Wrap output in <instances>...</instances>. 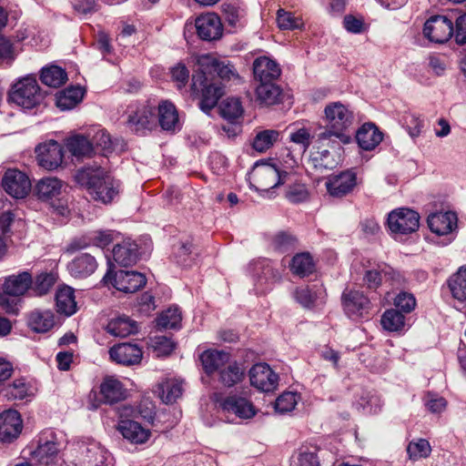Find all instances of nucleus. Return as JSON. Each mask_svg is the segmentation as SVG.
Listing matches in <instances>:
<instances>
[{
  "mask_svg": "<svg viewBox=\"0 0 466 466\" xmlns=\"http://www.w3.org/2000/svg\"><path fill=\"white\" fill-rule=\"evenodd\" d=\"M76 181L91 198L103 204L113 202L122 189L121 182L101 167H85L76 175Z\"/></svg>",
  "mask_w": 466,
  "mask_h": 466,
  "instance_id": "obj_1",
  "label": "nucleus"
},
{
  "mask_svg": "<svg viewBox=\"0 0 466 466\" xmlns=\"http://www.w3.org/2000/svg\"><path fill=\"white\" fill-rule=\"evenodd\" d=\"M323 113L326 129L318 135V140L324 143L336 138L343 144H348L350 141L349 132L355 123L353 110L349 105L336 101L328 103Z\"/></svg>",
  "mask_w": 466,
  "mask_h": 466,
  "instance_id": "obj_2",
  "label": "nucleus"
},
{
  "mask_svg": "<svg viewBox=\"0 0 466 466\" xmlns=\"http://www.w3.org/2000/svg\"><path fill=\"white\" fill-rule=\"evenodd\" d=\"M191 89L201 95L199 106L206 113L213 109L224 95L223 85L215 77H209L204 70L193 75Z\"/></svg>",
  "mask_w": 466,
  "mask_h": 466,
  "instance_id": "obj_3",
  "label": "nucleus"
},
{
  "mask_svg": "<svg viewBox=\"0 0 466 466\" xmlns=\"http://www.w3.org/2000/svg\"><path fill=\"white\" fill-rule=\"evenodd\" d=\"M44 99V95L35 76H27L13 85L8 101L25 109H32Z\"/></svg>",
  "mask_w": 466,
  "mask_h": 466,
  "instance_id": "obj_4",
  "label": "nucleus"
},
{
  "mask_svg": "<svg viewBox=\"0 0 466 466\" xmlns=\"http://www.w3.org/2000/svg\"><path fill=\"white\" fill-rule=\"evenodd\" d=\"M31 460L38 466H60L63 462L60 443L53 431L43 432Z\"/></svg>",
  "mask_w": 466,
  "mask_h": 466,
  "instance_id": "obj_5",
  "label": "nucleus"
},
{
  "mask_svg": "<svg viewBox=\"0 0 466 466\" xmlns=\"http://www.w3.org/2000/svg\"><path fill=\"white\" fill-rule=\"evenodd\" d=\"M420 218L418 212L407 208H399L389 213L387 225L395 237L404 236L419 229Z\"/></svg>",
  "mask_w": 466,
  "mask_h": 466,
  "instance_id": "obj_6",
  "label": "nucleus"
},
{
  "mask_svg": "<svg viewBox=\"0 0 466 466\" xmlns=\"http://www.w3.org/2000/svg\"><path fill=\"white\" fill-rule=\"evenodd\" d=\"M341 299L343 309L349 318L354 320L370 318L371 303L362 291L345 290Z\"/></svg>",
  "mask_w": 466,
  "mask_h": 466,
  "instance_id": "obj_7",
  "label": "nucleus"
},
{
  "mask_svg": "<svg viewBox=\"0 0 466 466\" xmlns=\"http://www.w3.org/2000/svg\"><path fill=\"white\" fill-rule=\"evenodd\" d=\"M31 285L32 276L27 271L7 277L3 285V292L0 290V306L11 311L13 307L9 304L6 295L12 297L24 295Z\"/></svg>",
  "mask_w": 466,
  "mask_h": 466,
  "instance_id": "obj_8",
  "label": "nucleus"
},
{
  "mask_svg": "<svg viewBox=\"0 0 466 466\" xmlns=\"http://www.w3.org/2000/svg\"><path fill=\"white\" fill-rule=\"evenodd\" d=\"M358 185L357 173L347 169L327 177L325 186L328 193L333 198H343L351 193Z\"/></svg>",
  "mask_w": 466,
  "mask_h": 466,
  "instance_id": "obj_9",
  "label": "nucleus"
},
{
  "mask_svg": "<svg viewBox=\"0 0 466 466\" xmlns=\"http://www.w3.org/2000/svg\"><path fill=\"white\" fill-rule=\"evenodd\" d=\"M454 26L446 15H432L424 24L423 34L430 41L445 43L453 35Z\"/></svg>",
  "mask_w": 466,
  "mask_h": 466,
  "instance_id": "obj_10",
  "label": "nucleus"
},
{
  "mask_svg": "<svg viewBox=\"0 0 466 466\" xmlns=\"http://www.w3.org/2000/svg\"><path fill=\"white\" fill-rule=\"evenodd\" d=\"M155 122L154 108L148 105H141L137 107L130 106L127 109V125L128 128L137 134H145L150 130Z\"/></svg>",
  "mask_w": 466,
  "mask_h": 466,
  "instance_id": "obj_11",
  "label": "nucleus"
},
{
  "mask_svg": "<svg viewBox=\"0 0 466 466\" xmlns=\"http://www.w3.org/2000/svg\"><path fill=\"white\" fill-rule=\"evenodd\" d=\"M250 384L263 392H271L279 385V375L267 363H257L248 372Z\"/></svg>",
  "mask_w": 466,
  "mask_h": 466,
  "instance_id": "obj_12",
  "label": "nucleus"
},
{
  "mask_svg": "<svg viewBox=\"0 0 466 466\" xmlns=\"http://www.w3.org/2000/svg\"><path fill=\"white\" fill-rule=\"evenodd\" d=\"M38 165L46 170H55L64 159V148L57 141L50 140L35 148Z\"/></svg>",
  "mask_w": 466,
  "mask_h": 466,
  "instance_id": "obj_13",
  "label": "nucleus"
},
{
  "mask_svg": "<svg viewBox=\"0 0 466 466\" xmlns=\"http://www.w3.org/2000/svg\"><path fill=\"white\" fill-rule=\"evenodd\" d=\"M2 186L15 198H25L32 187L29 177L18 169H7L2 179Z\"/></svg>",
  "mask_w": 466,
  "mask_h": 466,
  "instance_id": "obj_14",
  "label": "nucleus"
},
{
  "mask_svg": "<svg viewBox=\"0 0 466 466\" xmlns=\"http://www.w3.org/2000/svg\"><path fill=\"white\" fill-rule=\"evenodd\" d=\"M201 70L207 72L209 77H214V74L222 81H235L239 79V75L235 66L226 60H219L207 56L200 59Z\"/></svg>",
  "mask_w": 466,
  "mask_h": 466,
  "instance_id": "obj_15",
  "label": "nucleus"
},
{
  "mask_svg": "<svg viewBox=\"0 0 466 466\" xmlns=\"http://www.w3.org/2000/svg\"><path fill=\"white\" fill-rule=\"evenodd\" d=\"M114 240L112 230H96L78 238L73 239L66 248V252L72 254L91 245L104 248Z\"/></svg>",
  "mask_w": 466,
  "mask_h": 466,
  "instance_id": "obj_16",
  "label": "nucleus"
},
{
  "mask_svg": "<svg viewBox=\"0 0 466 466\" xmlns=\"http://www.w3.org/2000/svg\"><path fill=\"white\" fill-rule=\"evenodd\" d=\"M219 406L224 412L233 414L243 420L251 419L257 413L253 403L249 400L238 394L228 395L219 401Z\"/></svg>",
  "mask_w": 466,
  "mask_h": 466,
  "instance_id": "obj_17",
  "label": "nucleus"
},
{
  "mask_svg": "<svg viewBox=\"0 0 466 466\" xmlns=\"http://www.w3.org/2000/svg\"><path fill=\"white\" fill-rule=\"evenodd\" d=\"M110 359L124 366L139 364L142 357V349L134 343H118L109 349Z\"/></svg>",
  "mask_w": 466,
  "mask_h": 466,
  "instance_id": "obj_18",
  "label": "nucleus"
},
{
  "mask_svg": "<svg viewBox=\"0 0 466 466\" xmlns=\"http://www.w3.org/2000/svg\"><path fill=\"white\" fill-rule=\"evenodd\" d=\"M23 429V420L18 411L7 410L0 414V441L11 442Z\"/></svg>",
  "mask_w": 466,
  "mask_h": 466,
  "instance_id": "obj_19",
  "label": "nucleus"
},
{
  "mask_svg": "<svg viewBox=\"0 0 466 466\" xmlns=\"http://www.w3.org/2000/svg\"><path fill=\"white\" fill-rule=\"evenodd\" d=\"M195 25L198 36L206 41L218 39L223 33V26L218 15L208 13L198 16Z\"/></svg>",
  "mask_w": 466,
  "mask_h": 466,
  "instance_id": "obj_20",
  "label": "nucleus"
},
{
  "mask_svg": "<svg viewBox=\"0 0 466 466\" xmlns=\"http://www.w3.org/2000/svg\"><path fill=\"white\" fill-rule=\"evenodd\" d=\"M253 74L259 83L274 82L280 76L281 68L276 60L263 56L254 60Z\"/></svg>",
  "mask_w": 466,
  "mask_h": 466,
  "instance_id": "obj_21",
  "label": "nucleus"
},
{
  "mask_svg": "<svg viewBox=\"0 0 466 466\" xmlns=\"http://www.w3.org/2000/svg\"><path fill=\"white\" fill-rule=\"evenodd\" d=\"M147 283L146 277L137 271L119 270L116 272L113 286L125 293H133Z\"/></svg>",
  "mask_w": 466,
  "mask_h": 466,
  "instance_id": "obj_22",
  "label": "nucleus"
},
{
  "mask_svg": "<svg viewBox=\"0 0 466 466\" xmlns=\"http://www.w3.org/2000/svg\"><path fill=\"white\" fill-rule=\"evenodd\" d=\"M428 226L431 231L439 236L451 233L457 228L458 218L454 212H437L428 217Z\"/></svg>",
  "mask_w": 466,
  "mask_h": 466,
  "instance_id": "obj_23",
  "label": "nucleus"
},
{
  "mask_svg": "<svg viewBox=\"0 0 466 466\" xmlns=\"http://www.w3.org/2000/svg\"><path fill=\"white\" fill-rule=\"evenodd\" d=\"M63 187L64 183L59 178L46 177L36 182L34 194L39 200L48 202L61 194Z\"/></svg>",
  "mask_w": 466,
  "mask_h": 466,
  "instance_id": "obj_24",
  "label": "nucleus"
},
{
  "mask_svg": "<svg viewBox=\"0 0 466 466\" xmlns=\"http://www.w3.org/2000/svg\"><path fill=\"white\" fill-rule=\"evenodd\" d=\"M27 326L36 333H46L56 324V316L51 309H35L27 314Z\"/></svg>",
  "mask_w": 466,
  "mask_h": 466,
  "instance_id": "obj_25",
  "label": "nucleus"
},
{
  "mask_svg": "<svg viewBox=\"0 0 466 466\" xmlns=\"http://www.w3.org/2000/svg\"><path fill=\"white\" fill-rule=\"evenodd\" d=\"M97 268V262L94 256L88 253H82L76 256L67 265L71 276L77 279H84L92 275Z\"/></svg>",
  "mask_w": 466,
  "mask_h": 466,
  "instance_id": "obj_26",
  "label": "nucleus"
},
{
  "mask_svg": "<svg viewBox=\"0 0 466 466\" xmlns=\"http://www.w3.org/2000/svg\"><path fill=\"white\" fill-rule=\"evenodd\" d=\"M383 138V134L373 123L363 124L356 134L358 145L363 150L374 149Z\"/></svg>",
  "mask_w": 466,
  "mask_h": 466,
  "instance_id": "obj_27",
  "label": "nucleus"
},
{
  "mask_svg": "<svg viewBox=\"0 0 466 466\" xmlns=\"http://www.w3.org/2000/svg\"><path fill=\"white\" fill-rule=\"evenodd\" d=\"M115 261L122 266L128 267L137 263L138 259V247L135 241L125 239L113 248Z\"/></svg>",
  "mask_w": 466,
  "mask_h": 466,
  "instance_id": "obj_28",
  "label": "nucleus"
},
{
  "mask_svg": "<svg viewBox=\"0 0 466 466\" xmlns=\"http://www.w3.org/2000/svg\"><path fill=\"white\" fill-rule=\"evenodd\" d=\"M56 309L58 314L66 317L74 315L77 310L75 290L69 286H63L56 292Z\"/></svg>",
  "mask_w": 466,
  "mask_h": 466,
  "instance_id": "obj_29",
  "label": "nucleus"
},
{
  "mask_svg": "<svg viewBox=\"0 0 466 466\" xmlns=\"http://www.w3.org/2000/svg\"><path fill=\"white\" fill-rule=\"evenodd\" d=\"M158 122L164 130L175 132L180 129L177 110L170 101L163 100L158 104Z\"/></svg>",
  "mask_w": 466,
  "mask_h": 466,
  "instance_id": "obj_30",
  "label": "nucleus"
},
{
  "mask_svg": "<svg viewBox=\"0 0 466 466\" xmlns=\"http://www.w3.org/2000/svg\"><path fill=\"white\" fill-rule=\"evenodd\" d=\"M118 431L125 439L136 444L145 443L151 435L148 429H145L138 422L130 420H121Z\"/></svg>",
  "mask_w": 466,
  "mask_h": 466,
  "instance_id": "obj_31",
  "label": "nucleus"
},
{
  "mask_svg": "<svg viewBox=\"0 0 466 466\" xmlns=\"http://www.w3.org/2000/svg\"><path fill=\"white\" fill-rule=\"evenodd\" d=\"M258 182L264 188H273L284 184L288 176L287 171H281L275 165H267L263 168L257 171Z\"/></svg>",
  "mask_w": 466,
  "mask_h": 466,
  "instance_id": "obj_32",
  "label": "nucleus"
},
{
  "mask_svg": "<svg viewBox=\"0 0 466 466\" xmlns=\"http://www.w3.org/2000/svg\"><path fill=\"white\" fill-rule=\"evenodd\" d=\"M105 403L113 404L125 398L122 383L113 377H106L100 385L99 390Z\"/></svg>",
  "mask_w": 466,
  "mask_h": 466,
  "instance_id": "obj_33",
  "label": "nucleus"
},
{
  "mask_svg": "<svg viewBox=\"0 0 466 466\" xmlns=\"http://www.w3.org/2000/svg\"><path fill=\"white\" fill-rule=\"evenodd\" d=\"M204 370L212 374L229 361V354L224 350H208L200 355Z\"/></svg>",
  "mask_w": 466,
  "mask_h": 466,
  "instance_id": "obj_34",
  "label": "nucleus"
},
{
  "mask_svg": "<svg viewBox=\"0 0 466 466\" xmlns=\"http://www.w3.org/2000/svg\"><path fill=\"white\" fill-rule=\"evenodd\" d=\"M256 97L261 105L273 106L281 102L282 89L274 82L259 83Z\"/></svg>",
  "mask_w": 466,
  "mask_h": 466,
  "instance_id": "obj_35",
  "label": "nucleus"
},
{
  "mask_svg": "<svg viewBox=\"0 0 466 466\" xmlns=\"http://www.w3.org/2000/svg\"><path fill=\"white\" fill-rule=\"evenodd\" d=\"M85 90L80 86H69L56 96V105L61 110L74 108L84 97Z\"/></svg>",
  "mask_w": 466,
  "mask_h": 466,
  "instance_id": "obj_36",
  "label": "nucleus"
},
{
  "mask_svg": "<svg viewBox=\"0 0 466 466\" xmlns=\"http://www.w3.org/2000/svg\"><path fill=\"white\" fill-rule=\"evenodd\" d=\"M106 330L114 337H127L137 331V325L128 317L120 316L110 319Z\"/></svg>",
  "mask_w": 466,
  "mask_h": 466,
  "instance_id": "obj_37",
  "label": "nucleus"
},
{
  "mask_svg": "<svg viewBox=\"0 0 466 466\" xmlns=\"http://www.w3.org/2000/svg\"><path fill=\"white\" fill-rule=\"evenodd\" d=\"M181 382L177 379H165L157 385V392L165 403H173L182 395Z\"/></svg>",
  "mask_w": 466,
  "mask_h": 466,
  "instance_id": "obj_38",
  "label": "nucleus"
},
{
  "mask_svg": "<svg viewBox=\"0 0 466 466\" xmlns=\"http://www.w3.org/2000/svg\"><path fill=\"white\" fill-rule=\"evenodd\" d=\"M221 12L225 21L233 27H242L246 23V11L238 3H224Z\"/></svg>",
  "mask_w": 466,
  "mask_h": 466,
  "instance_id": "obj_39",
  "label": "nucleus"
},
{
  "mask_svg": "<svg viewBox=\"0 0 466 466\" xmlns=\"http://www.w3.org/2000/svg\"><path fill=\"white\" fill-rule=\"evenodd\" d=\"M40 79L44 85L56 88L66 82L67 74L60 66H50L42 69Z\"/></svg>",
  "mask_w": 466,
  "mask_h": 466,
  "instance_id": "obj_40",
  "label": "nucleus"
},
{
  "mask_svg": "<svg viewBox=\"0 0 466 466\" xmlns=\"http://www.w3.org/2000/svg\"><path fill=\"white\" fill-rule=\"evenodd\" d=\"M68 151L75 157H86L92 153L90 139L83 135H74L66 141Z\"/></svg>",
  "mask_w": 466,
  "mask_h": 466,
  "instance_id": "obj_41",
  "label": "nucleus"
},
{
  "mask_svg": "<svg viewBox=\"0 0 466 466\" xmlns=\"http://www.w3.org/2000/svg\"><path fill=\"white\" fill-rule=\"evenodd\" d=\"M448 285L454 299L460 301L466 300V265L461 267L458 271L450 278Z\"/></svg>",
  "mask_w": 466,
  "mask_h": 466,
  "instance_id": "obj_42",
  "label": "nucleus"
},
{
  "mask_svg": "<svg viewBox=\"0 0 466 466\" xmlns=\"http://www.w3.org/2000/svg\"><path fill=\"white\" fill-rule=\"evenodd\" d=\"M245 371L236 361L229 363L225 369L219 371V381L226 387H233L242 381Z\"/></svg>",
  "mask_w": 466,
  "mask_h": 466,
  "instance_id": "obj_43",
  "label": "nucleus"
},
{
  "mask_svg": "<svg viewBox=\"0 0 466 466\" xmlns=\"http://www.w3.org/2000/svg\"><path fill=\"white\" fill-rule=\"evenodd\" d=\"M56 281V274L51 272L41 273L36 276L34 281L32 280L31 292L34 296L42 297L51 290Z\"/></svg>",
  "mask_w": 466,
  "mask_h": 466,
  "instance_id": "obj_44",
  "label": "nucleus"
},
{
  "mask_svg": "<svg viewBox=\"0 0 466 466\" xmlns=\"http://www.w3.org/2000/svg\"><path fill=\"white\" fill-rule=\"evenodd\" d=\"M279 138V132L274 129H266L259 131L254 140L253 148L260 153L269 149Z\"/></svg>",
  "mask_w": 466,
  "mask_h": 466,
  "instance_id": "obj_45",
  "label": "nucleus"
},
{
  "mask_svg": "<svg viewBox=\"0 0 466 466\" xmlns=\"http://www.w3.org/2000/svg\"><path fill=\"white\" fill-rule=\"evenodd\" d=\"M291 271L300 277L307 276L313 272L314 263L309 253L297 254L290 264Z\"/></svg>",
  "mask_w": 466,
  "mask_h": 466,
  "instance_id": "obj_46",
  "label": "nucleus"
},
{
  "mask_svg": "<svg viewBox=\"0 0 466 466\" xmlns=\"http://www.w3.org/2000/svg\"><path fill=\"white\" fill-rule=\"evenodd\" d=\"M316 447H301L293 461V466H320Z\"/></svg>",
  "mask_w": 466,
  "mask_h": 466,
  "instance_id": "obj_47",
  "label": "nucleus"
},
{
  "mask_svg": "<svg viewBox=\"0 0 466 466\" xmlns=\"http://www.w3.org/2000/svg\"><path fill=\"white\" fill-rule=\"evenodd\" d=\"M220 114L223 118L233 123L243 114L241 102L238 98H227L220 105Z\"/></svg>",
  "mask_w": 466,
  "mask_h": 466,
  "instance_id": "obj_48",
  "label": "nucleus"
},
{
  "mask_svg": "<svg viewBox=\"0 0 466 466\" xmlns=\"http://www.w3.org/2000/svg\"><path fill=\"white\" fill-rule=\"evenodd\" d=\"M5 395L9 400H25L33 395L32 387L25 379H17L5 390Z\"/></svg>",
  "mask_w": 466,
  "mask_h": 466,
  "instance_id": "obj_49",
  "label": "nucleus"
},
{
  "mask_svg": "<svg viewBox=\"0 0 466 466\" xmlns=\"http://www.w3.org/2000/svg\"><path fill=\"white\" fill-rule=\"evenodd\" d=\"M182 316L177 307H170L163 311L157 319L158 327L163 329H177L179 327Z\"/></svg>",
  "mask_w": 466,
  "mask_h": 466,
  "instance_id": "obj_50",
  "label": "nucleus"
},
{
  "mask_svg": "<svg viewBox=\"0 0 466 466\" xmlns=\"http://www.w3.org/2000/svg\"><path fill=\"white\" fill-rule=\"evenodd\" d=\"M381 325L389 331H399L405 325V317L398 310L388 309L381 317Z\"/></svg>",
  "mask_w": 466,
  "mask_h": 466,
  "instance_id": "obj_51",
  "label": "nucleus"
},
{
  "mask_svg": "<svg viewBox=\"0 0 466 466\" xmlns=\"http://www.w3.org/2000/svg\"><path fill=\"white\" fill-rule=\"evenodd\" d=\"M300 400V396L296 392L287 391L279 396L275 401V410L279 413H288L292 411Z\"/></svg>",
  "mask_w": 466,
  "mask_h": 466,
  "instance_id": "obj_52",
  "label": "nucleus"
},
{
  "mask_svg": "<svg viewBox=\"0 0 466 466\" xmlns=\"http://www.w3.org/2000/svg\"><path fill=\"white\" fill-rule=\"evenodd\" d=\"M403 126L412 138L420 136L424 127V120L415 113L408 112L403 116Z\"/></svg>",
  "mask_w": 466,
  "mask_h": 466,
  "instance_id": "obj_53",
  "label": "nucleus"
},
{
  "mask_svg": "<svg viewBox=\"0 0 466 466\" xmlns=\"http://www.w3.org/2000/svg\"><path fill=\"white\" fill-rule=\"evenodd\" d=\"M431 448L429 441L425 439H419L412 441L407 447V452L410 459L419 460L421 458H427L431 453Z\"/></svg>",
  "mask_w": 466,
  "mask_h": 466,
  "instance_id": "obj_54",
  "label": "nucleus"
},
{
  "mask_svg": "<svg viewBox=\"0 0 466 466\" xmlns=\"http://www.w3.org/2000/svg\"><path fill=\"white\" fill-rule=\"evenodd\" d=\"M278 26L281 30H294L302 25V20L292 13L279 9L277 13Z\"/></svg>",
  "mask_w": 466,
  "mask_h": 466,
  "instance_id": "obj_55",
  "label": "nucleus"
},
{
  "mask_svg": "<svg viewBox=\"0 0 466 466\" xmlns=\"http://www.w3.org/2000/svg\"><path fill=\"white\" fill-rule=\"evenodd\" d=\"M88 138L92 143V150L94 149V147H100L103 151H108L112 147V141L109 134L102 128H96L93 135L89 133Z\"/></svg>",
  "mask_w": 466,
  "mask_h": 466,
  "instance_id": "obj_56",
  "label": "nucleus"
},
{
  "mask_svg": "<svg viewBox=\"0 0 466 466\" xmlns=\"http://www.w3.org/2000/svg\"><path fill=\"white\" fill-rule=\"evenodd\" d=\"M360 400L358 405L367 413H378L384 404L380 396L371 393H367Z\"/></svg>",
  "mask_w": 466,
  "mask_h": 466,
  "instance_id": "obj_57",
  "label": "nucleus"
},
{
  "mask_svg": "<svg viewBox=\"0 0 466 466\" xmlns=\"http://www.w3.org/2000/svg\"><path fill=\"white\" fill-rule=\"evenodd\" d=\"M296 238L286 232H279L275 235L271 245L275 250L284 252L295 247Z\"/></svg>",
  "mask_w": 466,
  "mask_h": 466,
  "instance_id": "obj_58",
  "label": "nucleus"
},
{
  "mask_svg": "<svg viewBox=\"0 0 466 466\" xmlns=\"http://www.w3.org/2000/svg\"><path fill=\"white\" fill-rule=\"evenodd\" d=\"M394 305L404 313L411 312L416 306V299L411 293L402 291L394 299Z\"/></svg>",
  "mask_w": 466,
  "mask_h": 466,
  "instance_id": "obj_59",
  "label": "nucleus"
},
{
  "mask_svg": "<svg viewBox=\"0 0 466 466\" xmlns=\"http://www.w3.org/2000/svg\"><path fill=\"white\" fill-rule=\"evenodd\" d=\"M286 197L292 203H300L309 199V193L304 184H295L289 187Z\"/></svg>",
  "mask_w": 466,
  "mask_h": 466,
  "instance_id": "obj_60",
  "label": "nucleus"
},
{
  "mask_svg": "<svg viewBox=\"0 0 466 466\" xmlns=\"http://www.w3.org/2000/svg\"><path fill=\"white\" fill-rule=\"evenodd\" d=\"M310 138L309 130L305 127L299 128L289 135L290 141L299 145L303 152L309 147L311 143Z\"/></svg>",
  "mask_w": 466,
  "mask_h": 466,
  "instance_id": "obj_61",
  "label": "nucleus"
},
{
  "mask_svg": "<svg viewBox=\"0 0 466 466\" xmlns=\"http://www.w3.org/2000/svg\"><path fill=\"white\" fill-rule=\"evenodd\" d=\"M382 275L383 272L380 268V264H378L376 268L366 270L363 281L368 289H377L381 285Z\"/></svg>",
  "mask_w": 466,
  "mask_h": 466,
  "instance_id": "obj_62",
  "label": "nucleus"
},
{
  "mask_svg": "<svg viewBox=\"0 0 466 466\" xmlns=\"http://www.w3.org/2000/svg\"><path fill=\"white\" fill-rule=\"evenodd\" d=\"M172 80L178 88L184 87L189 78V71L185 65L177 64L171 69Z\"/></svg>",
  "mask_w": 466,
  "mask_h": 466,
  "instance_id": "obj_63",
  "label": "nucleus"
},
{
  "mask_svg": "<svg viewBox=\"0 0 466 466\" xmlns=\"http://www.w3.org/2000/svg\"><path fill=\"white\" fill-rule=\"evenodd\" d=\"M380 268L383 272L385 279L392 285H402L405 282V277L386 263H380Z\"/></svg>",
  "mask_w": 466,
  "mask_h": 466,
  "instance_id": "obj_64",
  "label": "nucleus"
}]
</instances>
